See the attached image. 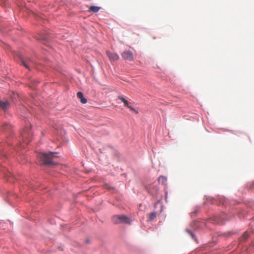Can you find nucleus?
I'll return each instance as SVG.
<instances>
[{"mask_svg":"<svg viewBox=\"0 0 254 254\" xmlns=\"http://www.w3.org/2000/svg\"><path fill=\"white\" fill-rule=\"evenodd\" d=\"M119 99H120L122 101H123L124 103V105L128 107L130 110L135 112L136 114L138 113V112L137 110H136L133 107L130 106V104L128 103V101L127 100H126L124 98H123V97L119 96Z\"/></svg>","mask_w":254,"mask_h":254,"instance_id":"nucleus-6","label":"nucleus"},{"mask_svg":"<svg viewBox=\"0 0 254 254\" xmlns=\"http://www.w3.org/2000/svg\"><path fill=\"white\" fill-rule=\"evenodd\" d=\"M20 61L22 64L29 70L35 64L34 60L30 57H26L25 59L20 58Z\"/></svg>","mask_w":254,"mask_h":254,"instance_id":"nucleus-3","label":"nucleus"},{"mask_svg":"<svg viewBox=\"0 0 254 254\" xmlns=\"http://www.w3.org/2000/svg\"><path fill=\"white\" fill-rule=\"evenodd\" d=\"M156 215H157L156 212H152V213H150L149 220L152 221L156 217Z\"/></svg>","mask_w":254,"mask_h":254,"instance_id":"nucleus-10","label":"nucleus"},{"mask_svg":"<svg viewBox=\"0 0 254 254\" xmlns=\"http://www.w3.org/2000/svg\"><path fill=\"white\" fill-rule=\"evenodd\" d=\"M119 99H120L122 101H123L124 103V105L128 107L130 110L135 112L136 114L138 113V112L137 110H136L133 107L130 106V104L128 103V101L127 100H126L124 98H123V97L119 96Z\"/></svg>","mask_w":254,"mask_h":254,"instance_id":"nucleus-4","label":"nucleus"},{"mask_svg":"<svg viewBox=\"0 0 254 254\" xmlns=\"http://www.w3.org/2000/svg\"><path fill=\"white\" fill-rule=\"evenodd\" d=\"M167 178L164 176H160L158 178V181L160 184H162V185H166L167 183Z\"/></svg>","mask_w":254,"mask_h":254,"instance_id":"nucleus-8","label":"nucleus"},{"mask_svg":"<svg viewBox=\"0 0 254 254\" xmlns=\"http://www.w3.org/2000/svg\"><path fill=\"white\" fill-rule=\"evenodd\" d=\"M186 231L188 234H189L192 237V238H193L195 240H196L195 236L192 231L189 230H187Z\"/></svg>","mask_w":254,"mask_h":254,"instance_id":"nucleus-11","label":"nucleus"},{"mask_svg":"<svg viewBox=\"0 0 254 254\" xmlns=\"http://www.w3.org/2000/svg\"><path fill=\"white\" fill-rule=\"evenodd\" d=\"M119 99H120L122 101H123L124 103V105L128 107L130 110L135 112L136 114L138 113V112L137 110H136L133 107L130 106V104L128 103V101L127 100H126L124 98H123V97L119 96Z\"/></svg>","mask_w":254,"mask_h":254,"instance_id":"nucleus-5","label":"nucleus"},{"mask_svg":"<svg viewBox=\"0 0 254 254\" xmlns=\"http://www.w3.org/2000/svg\"><path fill=\"white\" fill-rule=\"evenodd\" d=\"M112 220L115 224H130L131 220L125 215H115L112 217Z\"/></svg>","mask_w":254,"mask_h":254,"instance_id":"nucleus-2","label":"nucleus"},{"mask_svg":"<svg viewBox=\"0 0 254 254\" xmlns=\"http://www.w3.org/2000/svg\"><path fill=\"white\" fill-rule=\"evenodd\" d=\"M9 106V102L7 101H1L0 100V107L3 110L5 111L7 109Z\"/></svg>","mask_w":254,"mask_h":254,"instance_id":"nucleus-7","label":"nucleus"},{"mask_svg":"<svg viewBox=\"0 0 254 254\" xmlns=\"http://www.w3.org/2000/svg\"><path fill=\"white\" fill-rule=\"evenodd\" d=\"M5 129H7L9 127V125L8 124H5Z\"/></svg>","mask_w":254,"mask_h":254,"instance_id":"nucleus-14","label":"nucleus"},{"mask_svg":"<svg viewBox=\"0 0 254 254\" xmlns=\"http://www.w3.org/2000/svg\"><path fill=\"white\" fill-rule=\"evenodd\" d=\"M57 154V152L42 153L39 154L38 157L43 164L50 166L54 164V159L57 157L56 155Z\"/></svg>","mask_w":254,"mask_h":254,"instance_id":"nucleus-1","label":"nucleus"},{"mask_svg":"<svg viewBox=\"0 0 254 254\" xmlns=\"http://www.w3.org/2000/svg\"><path fill=\"white\" fill-rule=\"evenodd\" d=\"M77 98L80 100V101L82 104H85L87 102V99L85 96H77Z\"/></svg>","mask_w":254,"mask_h":254,"instance_id":"nucleus-9","label":"nucleus"},{"mask_svg":"<svg viewBox=\"0 0 254 254\" xmlns=\"http://www.w3.org/2000/svg\"><path fill=\"white\" fill-rule=\"evenodd\" d=\"M249 237V233L247 232H245L243 235V239L246 240Z\"/></svg>","mask_w":254,"mask_h":254,"instance_id":"nucleus-12","label":"nucleus"},{"mask_svg":"<svg viewBox=\"0 0 254 254\" xmlns=\"http://www.w3.org/2000/svg\"><path fill=\"white\" fill-rule=\"evenodd\" d=\"M22 136L23 138L27 137V132L26 131H24L22 133Z\"/></svg>","mask_w":254,"mask_h":254,"instance_id":"nucleus-13","label":"nucleus"}]
</instances>
